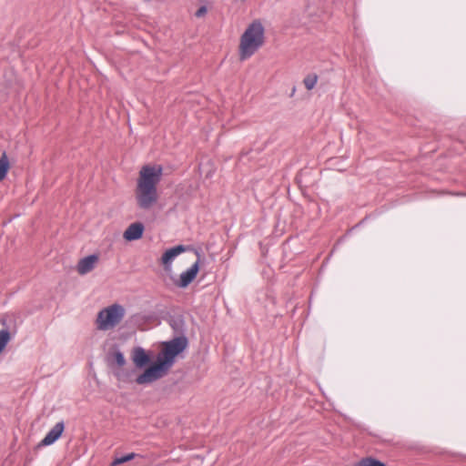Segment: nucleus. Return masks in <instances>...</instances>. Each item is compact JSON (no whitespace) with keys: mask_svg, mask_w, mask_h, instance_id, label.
Masks as SVG:
<instances>
[{"mask_svg":"<svg viewBox=\"0 0 466 466\" xmlns=\"http://www.w3.org/2000/svg\"><path fill=\"white\" fill-rule=\"evenodd\" d=\"M188 346L187 337H174L163 342V349L158 353L157 362L137 376L136 382L139 385L148 384L161 379L173 365L175 358Z\"/></svg>","mask_w":466,"mask_h":466,"instance_id":"obj_1","label":"nucleus"},{"mask_svg":"<svg viewBox=\"0 0 466 466\" xmlns=\"http://www.w3.org/2000/svg\"><path fill=\"white\" fill-rule=\"evenodd\" d=\"M161 166H144L137 182L136 200L142 209H149L157 201V185L162 177Z\"/></svg>","mask_w":466,"mask_h":466,"instance_id":"obj_2","label":"nucleus"},{"mask_svg":"<svg viewBox=\"0 0 466 466\" xmlns=\"http://www.w3.org/2000/svg\"><path fill=\"white\" fill-rule=\"evenodd\" d=\"M264 26L259 20L253 21L240 38V58L245 60L256 53L264 44Z\"/></svg>","mask_w":466,"mask_h":466,"instance_id":"obj_3","label":"nucleus"},{"mask_svg":"<svg viewBox=\"0 0 466 466\" xmlns=\"http://www.w3.org/2000/svg\"><path fill=\"white\" fill-rule=\"evenodd\" d=\"M126 315L125 308L117 303L101 309L96 317V328L99 330H108L119 324Z\"/></svg>","mask_w":466,"mask_h":466,"instance_id":"obj_4","label":"nucleus"},{"mask_svg":"<svg viewBox=\"0 0 466 466\" xmlns=\"http://www.w3.org/2000/svg\"><path fill=\"white\" fill-rule=\"evenodd\" d=\"M196 254L198 256V259L190 266V268L180 274L179 279L175 282L177 287L185 289L196 279L199 271L201 259V254L198 251Z\"/></svg>","mask_w":466,"mask_h":466,"instance_id":"obj_5","label":"nucleus"},{"mask_svg":"<svg viewBox=\"0 0 466 466\" xmlns=\"http://www.w3.org/2000/svg\"><path fill=\"white\" fill-rule=\"evenodd\" d=\"M64 430V421L61 420L56 422L55 426L46 433L45 438L39 442L38 447L49 446L55 443L61 437Z\"/></svg>","mask_w":466,"mask_h":466,"instance_id":"obj_6","label":"nucleus"},{"mask_svg":"<svg viewBox=\"0 0 466 466\" xmlns=\"http://www.w3.org/2000/svg\"><path fill=\"white\" fill-rule=\"evenodd\" d=\"M185 250L186 247L184 245H177L167 249L161 257V263L163 264L164 268L167 271L171 270L173 260Z\"/></svg>","mask_w":466,"mask_h":466,"instance_id":"obj_7","label":"nucleus"},{"mask_svg":"<svg viewBox=\"0 0 466 466\" xmlns=\"http://www.w3.org/2000/svg\"><path fill=\"white\" fill-rule=\"evenodd\" d=\"M98 256L96 254L88 255L83 258H81L77 263V272L80 275H86L92 271L96 266V264L98 262Z\"/></svg>","mask_w":466,"mask_h":466,"instance_id":"obj_8","label":"nucleus"},{"mask_svg":"<svg viewBox=\"0 0 466 466\" xmlns=\"http://www.w3.org/2000/svg\"><path fill=\"white\" fill-rule=\"evenodd\" d=\"M145 227L140 222L132 223L125 230L123 237L127 241L137 240L142 238Z\"/></svg>","mask_w":466,"mask_h":466,"instance_id":"obj_9","label":"nucleus"},{"mask_svg":"<svg viewBox=\"0 0 466 466\" xmlns=\"http://www.w3.org/2000/svg\"><path fill=\"white\" fill-rule=\"evenodd\" d=\"M132 360L137 368L141 369L149 363L150 358L145 349L138 346L132 350Z\"/></svg>","mask_w":466,"mask_h":466,"instance_id":"obj_10","label":"nucleus"},{"mask_svg":"<svg viewBox=\"0 0 466 466\" xmlns=\"http://www.w3.org/2000/svg\"><path fill=\"white\" fill-rule=\"evenodd\" d=\"M169 324L174 331L175 337H187L186 324L181 317L172 318Z\"/></svg>","mask_w":466,"mask_h":466,"instance_id":"obj_11","label":"nucleus"},{"mask_svg":"<svg viewBox=\"0 0 466 466\" xmlns=\"http://www.w3.org/2000/svg\"><path fill=\"white\" fill-rule=\"evenodd\" d=\"M108 362L109 365H112V363L115 362L118 368H122L126 364V359L124 354L119 350H117L108 355Z\"/></svg>","mask_w":466,"mask_h":466,"instance_id":"obj_12","label":"nucleus"},{"mask_svg":"<svg viewBox=\"0 0 466 466\" xmlns=\"http://www.w3.org/2000/svg\"><path fill=\"white\" fill-rule=\"evenodd\" d=\"M356 466H385V463L373 457H366L361 459Z\"/></svg>","mask_w":466,"mask_h":466,"instance_id":"obj_13","label":"nucleus"},{"mask_svg":"<svg viewBox=\"0 0 466 466\" xmlns=\"http://www.w3.org/2000/svg\"><path fill=\"white\" fill-rule=\"evenodd\" d=\"M11 339V334L8 329H2L0 330V353L4 350L7 343Z\"/></svg>","mask_w":466,"mask_h":466,"instance_id":"obj_14","label":"nucleus"},{"mask_svg":"<svg viewBox=\"0 0 466 466\" xmlns=\"http://www.w3.org/2000/svg\"><path fill=\"white\" fill-rule=\"evenodd\" d=\"M137 456V454L131 452V453H127L126 455L120 456V457H116L111 462L110 466H116V465L127 462V461L133 460L134 458H136Z\"/></svg>","mask_w":466,"mask_h":466,"instance_id":"obj_15","label":"nucleus"},{"mask_svg":"<svg viewBox=\"0 0 466 466\" xmlns=\"http://www.w3.org/2000/svg\"><path fill=\"white\" fill-rule=\"evenodd\" d=\"M318 76L316 74H309L305 76L303 83L308 90L314 88L318 82Z\"/></svg>","mask_w":466,"mask_h":466,"instance_id":"obj_16","label":"nucleus"},{"mask_svg":"<svg viewBox=\"0 0 466 466\" xmlns=\"http://www.w3.org/2000/svg\"><path fill=\"white\" fill-rule=\"evenodd\" d=\"M9 162L5 155L0 158V181H2L8 172Z\"/></svg>","mask_w":466,"mask_h":466,"instance_id":"obj_17","label":"nucleus"},{"mask_svg":"<svg viewBox=\"0 0 466 466\" xmlns=\"http://www.w3.org/2000/svg\"><path fill=\"white\" fill-rule=\"evenodd\" d=\"M129 371L126 370L122 368H118L114 370L115 377L120 381H127L129 380Z\"/></svg>","mask_w":466,"mask_h":466,"instance_id":"obj_18","label":"nucleus"},{"mask_svg":"<svg viewBox=\"0 0 466 466\" xmlns=\"http://www.w3.org/2000/svg\"><path fill=\"white\" fill-rule=\"evenodd\" d=\"M207 13V7L206 6H200L197 12H196V16L197 17H201L203 16L205 14Z\"/></svg>","mask_w":466,"mask_h":466,"instance_id":"obj_19","label":"nucleus"}]
</instances>
